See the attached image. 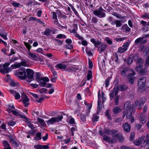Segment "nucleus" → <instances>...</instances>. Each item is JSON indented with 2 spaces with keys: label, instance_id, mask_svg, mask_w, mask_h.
I'll return each instance as SVG.
<instances>
[{
  "label": "nucleus",
  "instance_id": "obj_32",
  "mask_svg": "<svg viewBox=\"0 0 149 149\" xmlns=\"http://www.w3.org/2000/svg\"><path fill=\"white\" fill-rule=\"evenodd\" d=\"M126 51L125 48H123V47H119L117 51V52L120 53H123Z\"/></svg>",
  "mask_w": 149,
  "mask_h": 149
},
{
  "label": "nucleus",
  "instance_id": "obj_59",
  "mask_svg": "<svg viewBox=\"0 0 149 149\" xmlns=\"http://www.w3.org/2000/svg\"><path fill=\"white\" fill-rule=\"evenodd\" d=\"M41 134L40 132H38L36 134V138L38 140H40L41 139Z\"/></svg>",
  "mask_w": 149,
  "mask_h": 149
},
{
  "label": "nucleus",
  "instance_id": "obj_22",
  "mask_svg": "<svg viewBox=\"0 0 149 149\" xmlns=\"http://www.w3.org/2000/svg\"><path fill=\"white\" fill-rule=\"evenodd\" d=\"M51 32V30L49 28H47L44 32H42V35H45L47 36H49V34Z\"/></svg>",
  "mask_w": 149,
  "mask_h": 149
},
{
  "label": "nucleus",
  "instance_id": "obj_3",
  "mask_svg": "<svg viewBox=\"0 0 149 149\" xmlns=\"http://www.w3.org/2000/svg\"><path fill=\"white\" fill-rule=\"evenodd\" d=\"M105 11L102 7H100L98 10H94L93 12V14L100 18H103L106 16L105 13L102 11Z\"/></svg>",
  "mask_w": 149,
  "mask_h": 149
},
{
  "label": "nucleus",
  "instance_id": "obj_46",
  "mask_svg": "<svg viewBox=\"0 0 149 149\" xmlns=\"http://www.w3.org/2000/svg\"><path fill=\"white\" fill-rule=\"evenodd\" d=\"M0 36L2 38H3L5 40H7V34L6 33H3L0 32Z\"/></svg>",
  "mask_w": 149,
  "mask_h": 149
},
{
  "label": "nucleus",
  "instance_id": "obj_36",
  "mask_svg": "<svg viewBox=\"0 0 149 149\" xmlns=\"http://www.w3.org/2000/svg\"><path fill=\"white\" fill-rule=\"evenodd\" d=\"M149 142V140L148 139V136H147V137L146 138L145 140H144L143 141L141 142V143L142 145H142V146H146L147 143H148Z\"/></svg>",
  "mask_w": 149,
  "mask_h": 149
},
{
  "label": "nucleus",
  "instance_id": "obj_31",
  "mask_svg": "<svg viewBox=\"0 0 149 149\" xmlns=\"http://www.w3.org/2000/svg\"><path fill=\"white\" fill-rule=\"evenodd\" d=\"M130 43V42L129 40L125 43L122 46V47L126 49V50L127 51L128 49V47Z\"/></svg>",
  "mask_w": 149,
  "mask_h": 149
},
{
  "label": "nucleus",
  "instance_id": "obj_50",
  "mask_svg": "<svg viewBox=\"0 0 149 149\" xmlns=\"http://www.w3.org/2000/svg\"><path fill=\"white\" fill-rule=\"evenodd\" d=\"M15 122L13 121H8L7 122V125L9 126H14L16 124Z\"/></svg>",
  "mask_w": 149,
  "mask_h": 149
},
{
  "label": "nucleus",
  "instance_id": "obj_14",
  "mask_svg": "<svg viewBox=\"0 0 149 149\" xmlns=\"http://www.w3.org/2000/svg\"><path fill=\"white\" fill-rule=\"evenodd\" d=\"M123 128L125 132H129L130 130L131 127L129 124L127 123H126L123 126Z\"/></svg>",
  "mask_w": 149,
  "mask_h": 149
},
{
  "label": "nucleus",
  "instance_id": "obj_39",
  "mask_svg": "<svg viewBox=\"0 0 149 149\" xmlns=\"http://www.w3.org/2000/svg\"><path fill=\"white\" fill-rule=\"evenodd\" d=\"M115 137L118 139L120 141H123V136L122 135L119 134H117L115 135Z\"/></svg>",
  "mask_w": 149,
  "mask_h": 149
},
{
  "label": "nucleus",
  "instance_id": "obj_9",
  "mask_svg": "<svg viewBox=\"0 0 149 149\" xmlns=\"http://www.w3.org/2000/svg\"><path fill=\"white\" fill-rule=\"evenodd\" d=\"M130 70L132 72V73H130L128 74V77L129 79V83L131 84H133L134 79L135 78V77L134 76L135 74L133 69H130Z\"/></svg>",
  "mask_w": 149,
  "mask_h": 149
},
{
  "label": "nucleus",
  "instance_id": "obj_4",
  "mask_svg": "<svg viewBox=\"0 0 149 149\" xmlns=\"http://www.w3.org/2000/svg\"><path fill=\"white\" fill-rule=\"evenodd\" d=\"M63 118L62 116H61L56 117H52L47 122L48 125H52L55 123L58 122L59 121H61Z\"/></svg>",
  "mask_w": 149,
  "mask_h": 149
},
{
  "label": "nucleus",
  "instance_id": "obj_29",
  "mask_svg": "<svg viewBox=\"0 0 149 149\" xmlns=\"http://www.w3.org/2000/svg\"><path fill=\"white\" fill-rule=\"evenodd\" d=\"M110 111L109 109H107L105 111V116L107 117L108 119L109 120L112 119V118L110 114Z\"/></svg>",
  "mask_w": 149,
  "mask_h": 149
},
{
  "label": "nucleus",
  "instance_id": "obj_30",
  "mask_svg": "<svg viewBox=\"0 0 149 149\" xmlns=\"http://www.w3.org/2000/svg\"><path fill=\"white\" fill-rule=\"evenodd\" d=\"M129 69L127 67L124 68L121 72L122 75L123 76H125L127 72H129Z\"/></svg>",
  "mask_w": 149,
  "mask_h": 149
},
{
  "label": "nucleus",
  "instance_id": "obj_23",
  "mask_svg": "<svg viewBox=\"0 0 149 149\" xmlns=\"http://www.w3.org/2000/svg\"><path fill=\"white\" fill-rule=\"evenodd\" d=\"M126 21V20H122L121 21L120 20H116L115 24L116 25V26L117 27H118L121 26L122 25L121 22H123V23H124Z\"/></svg>",
  "mask_w": 149,
  "mask_h": 149
},
{
  "label": "nucleus",
  "instance_id": "obj_35",
  "mask_svg": "<svg viewBox=\"0 0 149 149\" xmlns=\"http://www.w3.org/2000/svg\"><path fill=\"white\" fill-rule=\"evenodd\" d=\"M11 112L14 115L18 117L20 113H19L18 111L16 109L12 110Z\"/></svg>",
  "mask_w": 149,
  "mask_h": 149
},
{
  "label": "nucleus",
  "instance_id": "obj_25",
  "mask_svg": "<svg viewBox=\"0 0 149 149\" xmlns=\"http://www.w3.org/2000/svg\"><path fill=\"white\" fill-rule=\"evenodd\" d=\"M118 56V55L116 52H115L113 56L112 59L116 63L119 62Z\"/></svg>",
  "mask_w": 149,
  "mask_h": 149
},
{
  "label": "nucleus",
  "instance_id": "obj_5",
  "mask_svg": "<svg viewBox=\"0 0 149 149\" xmlns=\"http://www.w3.org/2000/svg\"><path fill=\"white\" fill-rule=\"evenodd\" d=\"M9 63H5L3 65V69L1 70V72L2 73H7L11 71V69L8 67L10 65Z\"/></svg>",
  "mask_w": 149,
  "mask_h": 149
},
{
  "label": "nucleus",
  "instance_id": "obj_37",
  "mask_svg": "<svg viewBox=\"0 0 149 149\" xmlns=\"http://www.w3.org/2000/svg\"><path fill=\"white\" fill-rule=\"evenodd\" d=\"M86 54L89 56H92L93 55L91 50L88 48L87 47H86Z\"/></svg>",
  "mask_w": 149,
  "mask_h": 149
},
{
  "label": "nucleus",
  "instance_id": "obj_49",
  "mask_svg": "<svg viewBox=\"0 0 149 149\" xmlns=\"http://www.w3.org/2000/svg\"><path fill=\"white\" fill-rule=\"evenodd\" d=\"M110 79V78L109 77L107 78L105 81V86L107 87L109 85V82Z\"/></svg>",
  "mask_w": 149,
  "mask_h": 149
},
{
  "label": "nucleus",
  "instance_id": "obj_20",
  "mask_svg": "<svg viewBox=\"0 0 149 149\" xmlns=\"http://www.w3.org/2000/svg\"><path fill=\"white\" fill-rule=\"evenodd\" d=\"M37 77H38L42 81H44V82H48L49 81V79L47 77H40V75L38 74V73H37Z\"/></svg>",
  "mask_w": 149,
  "mask_h": 149
},
{
  "label": "nucleus",
  "instance_id": "obj_48",
  "mask_svg": "<svg viewBox=\"0 0 149 149\" xmlns=\"http://www.w3.org/2000/svg\"><path fill=\"white\" fill-rule=\"evenodd\" d=\"M3 145L4 147V148H6L10 146V144L8 143V141H3Z\"/></svg>",
  "mask_w": 149,
  "mask_h": 149
},
{
  "label": "nucleus",
  "instance_id": "obj_58",
  "mask_svg": "<svg viewBox=\"0 0 149 149\" xmlns=\"http://www.w3.org/2000/svg\"><path fill=\"white\" fill-rule=\"evenodd\" d=\"M65 47L66 49H71L73 48V47L72 45L70 44H68L65 46Z\"/></svg>",
  "mask_w": 149,
  "mask_h": 149
},
{
  "label": "nucleus",
  "instance_id": "obj_18",
  "mask_svg": "<svg viewBox=\"0 0 149 149\" xmlns=\"http://www.w3.org/2000/svg\"><path fill=\"white\" fill-rule=\"evenodd\" d=\"M121 111V109L118 106H116L113 109V111L115 114H118Z\"/></svg>",
  "mask_w": 149,
  "mask_h": 149
},
{
  "label": "nucleus",
  "instance_id": "obj_44",
  "mask_svg": "<svg viewBox=\"0 0 149 149\" xmlns=\"http://www.w3.org/2000/svg\"><path fill=\"white\" fill-rule=\"evenodd\" d=\"M139 74L141 75H144L147 73V71L146 69H142L140 71H139Z\"/></svg>",
  "mask_w": 149,
  "mask_h": 149
},
{
  "label": "nucleus",
  "instance_id": "obj_51",
  "mask_svg": "<svg viewBox=\"0 0 149 149\" xmlns=\"http://www.w3.org/2000/svg\"><path fill=\"white\" fill-rule=\"evenodd\" d=\"M119 97L118 96H116L114 98V101L115 102V105H118L119 104Z\"/></svg>",
  "mask_w": 149,
  "mask_h": 149
},
{
  "label": "nucleus",
  "instance_id": "obj_64",
  "mask_svg": "<svg viewBox=\"0 0 149 149\" xmlns=\"http://www.w3.org/2000/svg\"><path fill=\"white\" fill-rule=\"evenodd\" d=\"M121 149H134V148H132L130 147H128L125 146H123L121 147Z\"/></svg>",
  "mask_w": 149,
  "mask_h": 149
},
{
  "label": "nucleus",
  "instance_id": "obj_45",
  "mask_svg": "<svg viewBox=\"0 0 149 149\" xmlns=\"http://www.w3.org/2000/svg\"><path fill=\"white\" fill-rule=\"evenodd\" d=\"M24 44L26 46V47L27 48L28 51L29 52H30V49L31 47V46L27 42H24Z\"/></svg>",
  "mask_w": 149,
  "mask_h": 149
},
{
  "label": "nucleus",
  "instance_id": "obj_41",
  "mask_svg": "<svg viewBox=\"0 0 149 149\" xmlns=\"http://www.w3.org/2000/svg\"><path fill=\"white\" fill-rule=\"evenodd\" d=\"M91 21L93 23L97 24L98 22V19L95 17H93L91 19Z\"/></svg>",
  "mask_w": 149,
  "mask_h": 149
},
{
  "label": "nucleus",
  "instance_id": "obj_17",
  "mask_svg": "<svg viewBox=\"0 0 149 149\" xmlns=\"http://www.w3.org/2000/svg\"><path fill=\"white\" fill-rule=\"evenodd\" d=\"M77 30L73 29L70 31L71 33H74L75 36L78 39H81L82 38L81 36H80L78 34L77 32Z\"/></svg>",
  "mask_w": 149,
  "mask_h": 149
},
{
  "label": "nucleus",
  "instance_id": "obj_63",
  "mask_svg": "<svg viewBox=\"0 0 149 149\" xmlns=\"http://www.w3.org/2000/svg\"><path fill=\"white\" fill-rule=\"evenodd\" d=\"M106 42L109 45H111L112 44V41L108 37L106 38Z\"/></svg>",
  "mask_w": 149,
  "mask_h": 149
},
{
  "label": "nucleus",
  "instance_id": "obj_56",
  "mask_svg": "<svg viewBox=\"0 0 149 149\" xmlns=\"http://www.w3.org/2000/svg\"><path fill=\"white\" fill-rule=\"evenodd\" d=\"M74 67L72 66H70L67 68L65 70H66L67 71H70L74 70Z\"/></svg>",
  "mask_w": 149,
  "mask_h": 149
},
{
  "label": "nucleus",
  "instance_id": "obj_47",
  "mask_svg": "<svg viewBox=\"0 0 149 149\" xmlns=\"http://www.w3.org/2000/svg\"><path fill=\"white\" fill-rule=\"evenodd\" d=\"M15 109V107L13 104V105H9L8 107V109L9 111V112L10 111L11 112L12 110H13V109Z\"/></svg>",
  "mask_w": 149,
  "mask_h": 149
},
{
  "label": "nucleus",
  "instance_id": "obj_11",
  "mask_svg": "<svg viewBox=\"0 0 149 149\" xmlns=\"http://www.w3.org/2000/svg\"><path fill=\"white\" fill-rule=\"evenodd\" d=\"M118 92V91L117 88L116 87H114L113 90H111L110 91V93L109 94L110 99L112 100L114 95L116 96L117 95Z\"/></svg>",
  "mask_w": 149,
  "mask_h": 149
},
{
  "label": "nucleus",
  "instance_id": "obj_16",
  "mask_svg": "<svg viewBox=\"0 0 149 149\" xmlns=\"http://www.w3.org/2000/svg\"><path fill=\"white\" fill-rule=\"evenodd\" d=\"M133 105H132V107L131 105V102L130 101H127L124 104V107L127 109H132Z\"/></svg>",
  "mask_w": 149,
  "mask_h": 149
},
{
  "label": "nucleus",
  "instance_id": "obj_57",
  "mask_svg": "<svg viewBox=\"0 0 149 149\" xmlns=\"http://www.w3.org/2000/svg\"><path fill=\"white\" fill-rule=\"evenodd\" d=\"M56 38H66V36L64 35L60 34L57 35Z\"/></svg>",
  "mask_w": 149,
  "mask_h": 149
},
{
  "label": "nucleus",
  "instance_id": "obj_7",
  "mask_svg": "<svg viewBox=\"0 0 149 149\" xmlns=\"http://www.w3.org/2000/svg\"><path fill=\"white\" fill-rule=\"evenodd\" d=\"M146 81V78L144 77H141L138 80V86L139 89H142L144 87Z\"/></svg>",
  "mask_w": 149,
  "mask_h": 149
},
{
  "label": "nucleus",
  "instance_id": "obj_55",
  "mask_svg": "<svg viewBox=\"0 0 149 149\" xmlns=\"http://www.w3.org/2000/svg\"><path fill=\"white\" fill-rule=\"evenodd\" d=\"M127 39V37H124L123 38H118L116 39V40L117 41H122L126 40Z\"/></svg>",
  "mask_w": 149,
  "mask_h": 149
},
{
  "label": "nucleus",
  "instance_id": "obj_60",
  "mask_svg": "<svg viewBox=\"0 0 149 149\" xmlns=\"http://www.w3.org/2000/svg\"><path fill=\"white\" fill-rule=\"evenodd\" d=\"M104 132L108 135H110L111 130L109 129L105 128L104 129Z\"/></svg>",
  "mask_w": 149,
  "mask_h": 149
},
{
  "label": "nucleus",
  "instance_id": "obj_43",
  "mask_svg": "<svg viewBox=\"0 0 149 149\" xmlns=\"http://www.w3.org/2000/svg\"><path fill=\"white\" fill-rule=\"evenodd\" d=\"M143 38H144L143 37H139L138 38L135 40V43L138 45L139 43H140L142 41Z\"/></svg>",
  "mask_w": 149,
  "mask_h": 149
},
{
  "label": "nucleus",
  "instance_id": "obj_40",
  "mask_svg": "<svg viewBox=\"0 0 149 149\" xmlns=\"http://www.w3.org/2000/svg\"><path fill=\"white\" fill-rule=\"evenodd\" d=\"M92 78V72L91 70L88 71V73L87 76V79L88 80H90Z\"/></svg>",
  "mask_w": 149,
  "mask_h": 149
},
{
  "label": "nucleus",
  "instance_id": "obj_61",
  "mask_svg": "<svg viewBox=\"0 0 149 149\" xmlns=\"http://www.w3.org/2000/svg\"><path fill=\"white\" fill-rule=\"evenodd\" d=\"M10 60L11 62H14L16 60H17L18 59V57H15V58L11 57L10 58Z\"/></svg>",
  "mask_w": 149,
  "mask_h": 149
},
{
  "label": "nucleus",
  "instance_id": "obj_12",
  "mask_svg": "<svg viewBox=\"0 0 149 149\" xmlns=\"http://www.w3.org/2000/svg\"><path fill=\"white\" fill-rule=\"evenodd\" d=\"M145 138V137L144 136H142L141 137L139 138L138 140L134 141L133 143L136 146L139 145L141 144V142L143 141Z\"/></svg>",
  "mask_w": 149,
  "mask_h": 149
},
{
  "label": "nucleus",
  "instance_id": "obj_28",
  "mask_svg": "<svg viewBox=\"0 0 149 149\" xmlns=\"http://www.w3.org/2000/svg\"><path fill=\"white\" fill-rule=\"evenodd\" d=\"M37 120L38 123L42 126H44L45 124V123L43 119L40 118H38Z\"/></svg>",
  "mask_w": 149,
  "mask_h": 149
},
{
  "label": "nucleus",
  "instance_id": "obj_8",
  "mask_svg": "<svg viewBox=\"0 0 149 149\" xmlns=\"http://www.w3.org/2000/svg\"><path fill=\"white\" fill-rule=\"evenodd\" d=\"M28 54L29 56V58L33 60L36 61H42L41 58L38 55H36L30 52H28Z\"/></svg>",
  "mask_w": 149,
  "mask_h": 149
},
{
  "label": "nucleus",
  "instance_id": "obj_19",
  "mask_svg": "<svg viewBox=\"0 0 149 149\" xmlns=\"http://www.w3.org/2000/svg\"><path fill=\"white\" fill-rule=\"evenodd\" d=\"M36 79L37 81L40 83L39 85L41 87H45L46 84V83L44 81H41V80H40L38 77H36Z\"/></svg>",
  "mask_w": 149,
  "mask_h": 149
},
{
  "label": "nucleus",
  "instance_id": "obj_6",
  "mask_svg": "<svg viewBox=\"0 0 149 149\" xmlns=\"http://www.w3.org/2000/svg\"><path fill=\"white\" fill-rule=\"evenodd\" d=\"M136 69L138 72L140 71L143 69V60L142 58H140L138 61L136 62Z\"/></svg>",
  "mask_w": 149,
  "mask_h": 149
},
{
  "label": "nucleus",
  "instance_id": "obj_33",
  "mask_svg": "<svg viewBox=\"0 0 149 149\" xmlns=\"http://www.w3.org/2000/svg\"><path fill=\"white\" fill-rule=\"evenodd\" d=\"M81 38H82L81 39H79V40H82L81 41V44H82V45L85 46H87L88 44L87 41L86 40H84V38H83V37H81Z\"/></svg>",
  "mask_w": 149,
  "mask_h": 149
},
{
  "label": "nucleus",
  "instance_id": "obj_53",
  "mask_svg": "<svg viewBox=\"0 0 149 149\" xmlns=\"http://www.w3.org/2000/svg\"><path fill=\"white\" fill-rule=\"evenodd\" d=\"M141 17L144 19L147 18L149 19V13H145L141 16Z\"/></svg>",
  "mask_w": 149,
  "mask_h": 149
},
{
  "label": "nucleus",
  "instance_id": "obj_13",
  "mask_svg": "<svg viewBox=\"0 0 149 149\" xmlns=\"http://www.w3.org/2000/svg\"><path fill=\"white\" fill-rule=\"evenodd\" d=\"M34 147L36 149H48L49 148V146L47 145H40L34 146Z\"/></svg>",
  "mask_w": 149,
  "mask_h": 149
},
{
  "label": "nucleus",
  "instance_id": "obj_62",
  "mask_svg": "<svg viewBox=\"0 0 149 149\" xmlns=\"http://www.w3.org/2000/svg\"><path fill=\"white\" fill-rule=\"evenodd\" d=\"M70 118L69 120V123L70 124H74L75 123V120L72 117H70Z\"/></svg>",
  "mask_w": 149,
  "mask_h": 149
},
{
  "label": "nucleus",
  "instance_id": "obj_42",
  "mask_svg": "<svg viewBox=\"0 0 149 149\" xmlns=\"http://www.w3.org/2000/svg\"><path fill=\"white\" fill-rule=\"evenodd\" d=\"M133 60V56L132 55H131L130 56V57L127 61V63L129 64H131Z\"/></svg>",
  "mask_w": 149,
  "mask_h": 149
},
{
  "label": "nucleus",
  "instance_id": "obj_26",
  "mask_svg": "<svg viewBox=\"0 0 149 149\" xmlns=\"http://www.w3.org/2000/svg\"><path fill=\"white\" fill-rule=\"evenodd\" d=\"M122 28L123 30H124L126 32H129L131 31L130 28L126 24H124Z\"/></svg>",
  "mask_w": 149,
  "mask_h": 149
},
{
  "label": "nucleus",
  "instance_id": "obj_34",
  "mask_svg": "<svg viewBox=\"0 0 149 149\" xmlns=\"http://www.w3.org/2000/svg\"><path fill=\"white\" fill-rule=\"evenodd\" d=\"M69 6L71 7L72 10H73V12H74V14L77 16H78L79 15L77 11L75 10V8H74L73 6L71 4H69Z\"/></svg>",
  "mask_w": 149,
  "mask_h": 149
},
{
  "label": "nucleus",
  "instance_id": "obj_24",
  "mask_svg": "<svg viewBox=\"0 0 149 149\" xmlns=\"http://www.w3.org/2000/svg\"><path fill=\"white\" fill-rule=\"evenodd\" d=\"M55 67L60 69H65L66 68V65L65 64H63L61 63H59L56 65Z\"/></svg>",
  "mask_w": 149,
  "mask_h": 149
},
{
  "label": "nucleus",
  "instance_id": "obj_15",
  "mask_svg": "<svg viewBox=\"0 0 149 149\" xmlns=\"http://www.w3.org/2000/svg\"><path fill=\"white\" fill-rule=\"evenodd\" d=\"M112 15L116 16L117 18L124 19H125L126 17L125 16H123L121 15L118 14L116 13L113 12L112 13Z\"/></svg>",
  "mask_w": 149,
  "mask_h": 149
},
{
  "label": "nucleus",
  "instance_id": "obj_52",
  "mask_svg": "<svg viewBox=\"0 0 149 149\" xmlns=\"http://www.w3.org/2000/svg\"><path fill=\"white\" fill-rule=\"evenodd\" d=\"M110 139V137L108 136L104 135L103 136V139L106 141H109Z\"/></svg>",
  "mask_w": 149,
  "mask_h": 149
},
{
  "label": "nucleus",
  "instance_id": "obj_38",
  "mask_svg": "<svg viewBox=\"0 0 149 149\" xmlns=\"http://www.w3.org/2000/svg\"><path fill=\"white\" fill-rule=\"evenodd\" d=\"M99 117L95 114H94L93 116L92 121L93 123L97 121L98 120Z\"/></svg>",
  "mask_w": 149,
  "mask_h": 149
},
{
  "label": "nucleus",
  "instance_id": "obj_27",
  "mask_svg": "<svg viewBox=\"0 0 149 149\" xmlns=\"http://www.w3.org/2000/svg\"><path fill=\"white\" fill-rule=\"evenodd\" d=\"M132 109H127V114L126 117L128 119L132 117Z\"/></svg>",
  "mask_w": 149,
  "mask_h": 149
},
{
  "label": "nucleus",
  "instance_id": "obj_54",
  "mask_svg": "<svg viewBox=\"0 0 149 149\" xmlns=\"http://www.w3.org/2000/svg\"><path fill=\"white\" fill-rule=\"evenodd\" d=\"M80 119L81 122H84L86 121V117L83 115L80 114Z\"/></svg>",
  "mask_w": 149,
  "mask_h": 149
},
{
  "label": "nucleus",
  "instance_id": "obj_21",
  "mask_svg": "<svg viewBox=\"0 0 149 149\" xmlns=\"http://www.w3.org/2000/svg\"><path fill=\"white\" fill-rule=\"evenodd\" d=\"M117 88H118V91L119 90L121 91H124L125 90H126L127 88L126 86L121 85H119Z\"/></svg>",
  "mask_w": 149,
  "mask_h": 149
},
{
  "label": "nucleus",
  "instance_id": "obj_2",
  "mask_svg": "<svg viewBox=\"0 0 149 149\" xmlns=\"http://www.w3.org/2000/svg\"><path fill=\"white\" fill-rule=\"evenodd\" d=\"M27 75H26V73H25L24 74L23 76H20L19 78L21 79H25L28 82H30L32 81V79L33 78V76L34 74V72L31 69L28 68L26 70Z\"/></svg>",
  "mask_w": 149,
  "mask_h": 149
},
{
  "label": "nucleus",
  "instance_id": "obj_10",
  "mask_svg": "<svg viewBox=\"0 0 149 149\" xmlns=\"http://www.w3.org/2000/svg\"><path fill=\"white\" fill-rule=\"evenodd\" d=\"M21 98L23 99L22 102L24 104V107H27L29 104V103H28L29 100V98L24 93L21 95Z\"/></svg>",
  "mask_w": 149,
  "mask_h": 149
},
{
  "label": "nucleus",
  "instance_id": "obj_1",
  "mask_svg": "<svg viewBox=\"0 0 149 149\" xmlns=\"http://www.w3.org/2000/svg\"><path fill=\"white\" fill-rule=\"evenodd\" d=\"M90 40L94 44L95 47L97 48V50L100 53H102L105 50L107 47L106 45L102 44V42L100 41H96L93 38L91 39Z\"/></svg>",
  "mask_w": 149,
  "mask_h": 149
}]
</instances>
